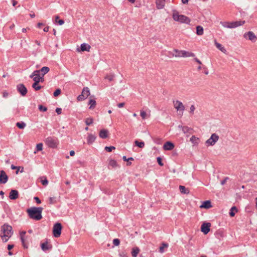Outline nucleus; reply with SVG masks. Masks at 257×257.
<instances>
[{
	"mask_svg": "<svg viewBox=\"0 0 257 257\" xmlns=\"http://www.w3.org/2000/svg\"><path fill=\"white\" fill-rule=\"evenodd\" d=\"M43 208L41 207H33L27 209V213L30 218L40 220L42 218V212Z\"/></svg>",
	"mask_w": 257,
	"mask_h": 257,
	"instance_id": "obj_1",
	"label": "nucleus"
},
{
	"mask_svg": "<svg viewBox=\"0 0 257 257\" xmlns=\"http://www.w3.org/2000/svg\"><path fill=\"white\" fill-rule=\"evenodd\" d=\"M1 232V236L3 241L5 242H7L13 234L12 227L7 223L2 226Z\"/></svg>",
	"mask_w": 257,
	"mask_h": 257,
	"instance_id": "obj_2",
	"label": "nucleus"
},
{
	"mask_svg": "<svg viewBox=\"0 0 257 257\" xmlns=\"http://www.w3.org/2000/svg\"><path fill=\"white\" fill-rule=\"evenodd\" d=\"M172 18L175 21L181 23L189 24L190 22V20L188 17L183 15H179L177 11H173Z\"/></svg>",
	"mask_w": 257,
	"mask_h": 257,
	"instance_id": "obj_3",
	"label": "nucleus"
},
{
	"mask_svg": "<svg viewBox=\"0 0 257 257\" xmlns=\"http://www.w3.org/2000/svg\"><path fill=\"white\" fill-rule=\"evenodd\" d=\"M245 24V21H237L235 22H224L221 23L222 26L224 28L233 29L243 25Z\"/></svg>",
	"mask_w": 257,
	"mask_h": 257,
	"instance_id": "obj_4",
	"label": "nucleus"
},
{
	"mask_svg": "<svg viewBox=\"0 0 257 257\" xmlns=\"http://www.w3.org/2000/svg\"><path fill=\"white\" fill-rule=\"evenodd\" d=\"M45 143L49 147L55 148L58 144V140L55 137H49L46 139Z\"/></svg>",
	"mask_w": 257,
	"mask_h": 257,
	"instance_id": "obj_5",
	"label": "nucleus"
},
{
	"mask_svg": "<svg viewBox=\"0 0 257 257\" xmlns=\"http://www.w3.org/2000/svg\"><path fill=\"white\" fill-rule=\"evenodd\" d=\"M62 229V224L59 222L56 223L53 228V235L55 237H59L61 234Z\"/></svg>",
	"mask_w": 257,
	"mask_h": 257,
	"instance_id": "obj_6",
	"label": "nucleus"
},
{
	"mask_svg": "<svg viewBox=\"0 0 257 257\" xmlns=\"http://www.w3.org/2000/svg\"><path fill=\"white\" fill-rule=\"evenodd\" d=\"M218 139L219 136L215 133L213 134L210 138L206 141L205 145L207 146H213L218 141Z\"/></svg>",
	"mask_w": 257,
	"mask_h": 257,
	"instance_id": "obj_7",
	"label": "nucleus"
},
{
	"mask_svg": "<svg viewBox=\"0 0 257 257\" xmlns=\"http://www.w3.org/2000/svg\"><path fill=\"white\" fill-rule=\"evenodd\" d=\"M89 95L90 91L88 87H84L83 89H82L81 94L77 97V99L78 101L84 100V99L87 98Z\"/></svg>",
	"mask_w": 257,
	"mask_h": 257,
	"instance_id": "obj_8",
	"label": "nucleus"
},
{
	"mask_svg": "<svg viewBox=\"0 0 257 257\" xmlns=\"http://www.w3.org/2000/svg\"><path fill=\"white\" fill-rule=\"evenodd\" d=\"M173 104L175 108L179 111H182L183 113L185 109V106L181 101L179 100L173 101Z\"/></svg>",
	"mask_w": 257,
	"mask_h": 257,
	"instance_id": "obj_9",
	"label": "nucleus"
},
{
	"mask_svg": "<svg viewBox=\"0 0 257 257\" xmlns=\"http://www.w3.org/2000/svg\"><path fill=\"white\" fill-rule=\"evenodd\" d=\"M17 89L22 96H25L28 92L27 88L23 84L17 85Z\"/></svg>",
	"mask_w": 257,
	"mask_h": 257,
	"instance_id": "obj_10",
	"label": "nucleus"
},
{
	"mask_svg": "<svg viewBox=\"0 0 257 257\" xmlns=\"http://www.w3.org/2000/svg\"><path fill=\"white\" fill-rule=\"evenodd\" d=\"M8 176L4 170L0 171V184H6L8 181Z\"/></svg>",
	"mask_w": 257,
	"mask_h": 257,
	"instance_id": "obj_11",
	"label": "nucleus"
},
{
	"mask_svg": "<svg viewBox=\"0 0 257 257\" xmlns=\"http://www.w3.org/2000/svg\"><path fill=\"white\" fill-rule=\"evenodd\" d=\"M210 226V223H203L201 226V231L203 232L204 234H206L209 232Z\"/></svg>",
	"mask_w": 257,
	"mask_h": 257,
	"instance_id": "obj_12",
	"label": "nucleus"
},
{
	"mask_svg": "<svg viewBox=\"0 0 257 257\" xmlns=\"http://www.w3.org/2000/svg\"><path fill=\"white\" fill-rule=\"evenodd\" d=\"M244 37L246 39H248V40L251 41H254L256 39L255 35L251 31L245 33L244 34Z\"/></svg>",
	"mask_w": 257,
	"mask_h": 257,
	"instance_id": "obj_13",
	"label": "nucleus"
},
{
	"mask_svg": "<svg viewBox=\"0 0 257 257\" xmlns=\"http://www.w3.org/2000/svg\"><path fill=\"white\" fill-rule=\"evenodd\" d=\"M183 50H179L178 49H174L173 51L169 52V53L170 55H171L172 56H174L175 57H182V53Z\"/></svg>",
	"mask_w": 257,
	"mask_h": 257,
	"instance_id": "obj_14",
	"label": "nucleus"
},
{
	"mask_svg": "<svg viewBox=\"0 0 257 257\" xmlns=\"http://www.w3.org/2000/svg\"><path fill=\"white\" fill-rule=\"evenodd\" d=\"M174 148V145L171 142H167L163 145V149L165 150H172Z\"/></svg>",
	"mask_w": 257,
	"mask_h": 257,
	"instance_id": "obj_15",
	"label": "nucleus"
},
{
	"mask_svg": "<svg viewBox=\"0 0 257 257\" xmlns=\"http://www.w3.org/2000/svg\"><path fill=\"white\" fill-rule=\"evenodd\" d=\"M19 197V192L16 190H12L10 193L9 198L12 200H16Z\"/></svg>",
	"mask_w": 257,
	"mask_h": 257,
	"instance_id": "obj_16",
	"label": "nucleus"
},
{
	"mask_svg": "<svg viewBox=\"0 0 257 257\" xmlns=\"http://www.w3.org/2000/svg\"><path fill=\"white\" fill-rule=\"evenodd\" d=\"M108 131L106 129H102L100 131L99 133V136L101 139H106L108 136Z\"/></svg>",
	"mask_w": 257,
	"mask_h": 257,
	"instance_id": "obj_17",
	"label": "nucleus"
},
{
	"mask_svg": "<svg viewBox=\"0 0 257 257\" xmlns=\"http://www.w3.org/2000/svg\"><path fill=\"white\" fill-rule=\"evenodd\" d=\"M41 246L42 249L44 251L50 250L52 247V245L50 244H49L47 241L42 243L41 245Z\"/></svg>",
	"mask_w": 257,
	"mask_h": 257,
	"instance_id": "obj_18",
	"label": "nucleus"
},
{
	"mask_svg": "<svg viewBox=\"0 0 257 257\" xmlns=\"http://www.w3.org/2000/svg\"><path fill=\"white\" fill-rule=\"evenodd\" d=\"M41 76V74L39 73V71L37 70L34 71L30 75V77L33 79L34 82L37 80V79H39Z\"/></svg>",
	"mask_w": 257,
	"mask_h": 257,
	"instance_id": "obj_19",
	"label": "nucleus"
},
{
	"mask_svg": "<svg viewBox=\"0 0 257 257\" xmlns=\"http://www.w3.org/2000/svg\"><path fill=\"white\" fill-rule=\"evenodd\" d=\"M25 234H26L25 231L21 232L20 233V237H21V241H22V244H23V246H24V247L28 248V244L26 242L25 239Z\"/></svg>",
	"mask_w": 257,
	"mask_h": 257,
	"instance_id": "obj_20",
	"label": "nucleus"
},
{
	"mask_svg": "<svg viewBox=\"0 0 257 257\" xmlns=\"http://www.w3.org/2000/svg\"><path fill=\"white\" fill-rule=\"evenodd\" d=\"M165 0H156V7L158 9H162L165 6Z\"/></svg>",
	"mask_w": 257,
	"mask_h": 257,
	"instance_id": "obj_21",
	"label": "nucleus"
},
{
	"mask_svg": "<svg viewBox=\"0 0 257 257\" xmlns=\"http://www.w3.org/2000/svg\"><path fill=\"white\" fill-rule=\"evenodd\" d=\"M96 136L94 135L89 134L87 138V143L88 145L92 144L96 140Z\"/></svg>",
	"mask_w": 257,
	"mask_h": 257,
	"instance_id": "obj_22",
	"label": "nucleus"
},
{
	"mask_svg": "<svg viewBox=\"0 0 257 257\" xmlns=\"http://www.w3.org/2000/svg\"><path fill=\"white\" fill-rule=\"evenodd\" d=\"M49 70L50 69L48 67L44 66L40 70H37V71H39V73L41 74L42 76H44L49 71Z\"/></svg>",
	"mask_w": 257,
	"mask_h": 257,
	"instance_id": "obj_23",
	"label": "nucleus"
},
{
	"mask_svg": "<svg viewBox=\"0 0 257 257\" xmlns=\"http://www.w3.org/2000/svg\"><path fill=\"white\" fill-rule=\"evenodd\" d=\"M212 207L210 201L206 200L203 202V204L200 206L201 208H204L206 209L210 208Z\"/></svg>",
	"mask_w": 257,
	"mask_h": 257,
	"instance_id": "obj_24",
	"label": "nucleus"
},
{
	"mask_svg": "<svg viewBox=\"0 0 257 257\" xmlns=\"http://www.w3.org/2000/svg\"><path fill=\"white\" fill-rule=\"evenodd\" d=\"M182 57H194L195 54L192 52L186 51L183 50L182 53Z\"/></svg>",
	"mask_w": 257,
	"mask_h": 257,
	"instance_id": "obj_25",
	"label": "nucleus"
},
{
	"mask_svg": "<svg viewBox=\"0 0 257 257\" xmlns=\"http://www.w3.org/2000/svg\"><path fill=\"white\" fill-rule=\"evenodd\" d=\"M11 168L12 170H17L16 172V174H18L19 173V172L20 171L21 173H22L24 172V168L21 167L20 166H16L14 165H12L11 166Z\"/></svg>",
	"mask_w": 257,
	"mask_h": 257,
	"instance_id": "obj_26",
	"label": "nucleus"
},
{
	"mask_svg": "<svg viewBox=\"0 0 257 257\" xmlns=\"http://www.w3.org/2000/svg\"><path fill=\"white\" fill-rule=\"evenodd\" d=\"M81 50L82 51H88L89 52L90 49V46L86 43H83L80 46Z\"/></svg>",
	"mask_w": 257,
	"mask_h": 257,
	"instance_id": "obj_27",
	"label": "nucleus"
},
{
	"mask_svg": "<svg viewBox=\"0 0 257 257\" xmlns=\"http://www.w3.org/2000/svg\"><path fill=\"white\" fill-rule=\"evenodd\" d=\"M215 45L222 52H223L224 53H226V50L225 49V48L224 47H223L221 44H220V43H217L216 41H215Z\"/></svg>",
	"mask_w": 257,
	"mask_h": 257,
	"instance_id": "obj_28",
	"label": "nucleus"
},
{
	"mask_svg": "<svg viewBox=\"0 0 257 257\" xmlns=\"http://www.w3.org/2000/svg\"><path fill=\"white\" fill-rule=\"evenodd\" d=\"M179 189L181 193L184 194H188L189 193V190L188 189L186 188L184 186L180 185Z\"/></svg>",
	"mask_w": 257,
	"mask_h": 257,
	"instance_id": "obj_29",
	"label": "nucleus"
},
{
	"mask_svg": "<svg viewBox=\"0 0 257 257\" xmlns=\"http://www.w3.org/2000/svg\"><path fill=\"white\" fill-rule=\"evenodd\" d=\"M237 212V209L235 206L232 207L229 211V214L231 217H233L236 212Z\"/></svg>",
	"mask_w": 257,
	"mask_h": 257,
	"instance_id": "obj_30",
	"label": "nucleus"
},
{
	"mask_svg": "<svg viewBox=\"0 0 257 257\" xmlns=\"http://www.w3.org/2000/svg\"><path fill=\"white\" fill-rule=\"evenodd\" d=\"M140 251V249L138 247H134L132 249V255L133 257H137L139 252Z\"/></svg>",
	"mask_w": 257,
	"mask_h": 257,
	"instance_id": "obj_31",
	"label": "nucleus"
},
{
	"mask_svg": "<svg viewBox=\"0 0 257 257\" xmlns=\"http://www.w3.org/2000/svg\"><path fill=\"white\" fill-rule=\"evenodd\" d=\"M196 34L199 36L202 35L203 34V28L200 26H197L196 27Z\"/></svg>",
	"mask_w": 257,
	"mask_h": 257,
	"instance_id": "obj_32",
	"label": "nucleus"
},
{
	"mask_svg": "<svg viewBox=\"0 0 257 257\" xmlns=\"http://www.w3.org/2000/svg\"><path fill=\"white\" fill-rule=\"evenodd\" d=\"M182 130L184 134L186 133H191V132L192 131V129L187 126H181Z\"/></svg>",
	"mask_w": 257,
	"mask_h": 257,
	"instance_id": "obj_33",
	"label": "nucleus"
},
{
	"mask_svg": "<svg viewBox=\"0 0 257 257\" xmlns=\"http://www.w3.org/2000/svg\"><path fill=\"white\" fill-rule=\"evenodd\" d=\"M26 124L23 121L16 123V126L20 129H23L25 127Z\"/></svg>",
	"mask_w": 257,
	"mask_h": 257,
	"instance_id": "obj_34",
	"label": "nucleus"
},
{
	"mask_svg": "<svg viewBox=\"0 0 257 257\" xmlns=\"http://www.w3.org/2000/svg\"><path fill=\"white\" fill-rule=\"evenodd\" d=\"M85 122L87 125H90L93 122V119L92 117H88L85 119Z\"/></svg>",
	"mask_w": 257,
	"mask_h": 257,
	"instance_id": "obj_35",
	"label": "nucleus"
},
{
	"mask_svg": "<svg viewBox=\"0 0 257 257\" xmlns=\"http://www.w3.org/2000/svg\"><path fill=\"white\" fill-rule=\"evenodd\" d=\"M109 165L111 166L112 168H115L117 166V162L115 160L111 159L109 162Z\"/></svg>",
	"mask_w": 257,
	"mask_h": 257,
	"instance_id": "obj_36",
	"label": "nucleus"
},
{
	"mask_svg": "<svg viewBox=\"0 0 257 257\" xmlns=\"http://www.w3.org/2000/svg\"><path fill=\"white\" fill-rule=\"evenodd\" d=\"M135 144L137 146L140 148H143L145 146V143L144 142H139L138 141L136 140L135 142Z\"/></svg>",
	"mask_w": 257,
	"mask_h": 257,
	"instance_id": "obj_37",
	"label": "nucleus"
},
{
	"mask_svg": "<svg viewBox=\"0 0 257 257\" xmlns=\"http://www.w3.org/2000/svg\"><path fill=\"white\" fill-rule=\"evenodd\" d=\"M168 246V244L167 243H162L161 246L159 248V251L161 253H163L164 252V247H167Z\"/></svg>",
	"mask_w": 257,
	"mask_h": 257,
	"instance_id": "obj_38",
	"label": "nucleus"
},
{
	"mask_svg": "<svg viewBox=\"0 0 257 257\" xmlns=\"http://www.w3.org/2000/svg\"><path fill=\"white\" fill-rule=\"evenodd\" d=\"M114 77L115 75L114 74H111L109 75L107 74L105 76L104 78L105 79L108 80L109 81H112L113 80Z\"/></svg>",
	"mask_w": 257,
	"mask_h": 257,
	"instance_id": "obj_39",
	"label": "nucleus"
},
{
	"mask_svg": "<svg viewBox=\"0 0 257 257\" xmlns=\"http://www.w3.org/2000/svg\"><path fill=\"white\" fill-rule=\"evenodd\" d=\"M89 104L90 105L89 109H93L96 105V101L94 99H90L89 101Z\"/></svg>",
	"mask_w": 257,
	"mask_h": 257,
	"instance_id": "obj_40",
	"label": "nucleus"
},
{
	"mask_svg": "<svg viewBox=\"0 0 257 257\" xmlns=\"http://www.w3.org/2000/svg\"><path fill=\"white\" fill-rule=\"evenodd\" d=\"M198 140L199 139L194 136H192V137L190 139V141L194 144H198Z\"/></svg>",
	"mask_w": 257,
	"mask_h": 257,
	"instance_id": "obj_41",
	"label": "nucleus"
},
{
	"mask_svg": "<svg viewBox=\"0 0 257 257\" xmlns=\"http://www.w3.org/2000/svg\"><path fill=\"white\" fill-rule=\"evenodd\" d=\"M39 83L35 82H34L32 85V87L35 90H39L41 89L42 86L38 85Z\"/></svg>",
	"mask_w": 257,
	"mask_h": 257,
	"instance_id": "obj_42",
	"label": "nucleus"
},
{
	"mask_svg": "<svg viewBox=\"0 0 257 257\" xmlns=\"http://www.w3.org/2000/svg\"><path fill=\"white\" fill-rule=\"evenodd\" d=\"M59 17L58 16L55 17V22L59 24V25H62L64 24V21L63 20H59Z\"/></svg>",
	"mask_w": 257,
	"mask_h": 257,
	"instance_id": "obj_43",
	"label": "nucleus"
},
{
	"mask_svg": "<svg viewBox=\"0 0 257 257\" xmlns=\"http://www.w3.org/2000/svg\"><path fill=\"white\" fill-rule=\"evenodd\" d=\"M38 108L39 110L42 112H45L47 110V108L42 105H39Z\"/></svg>",
	"mask_w": 257,
	"mask_h": 257,
	"instance_id": "obj_44",
	"label": "nucleus"
},
{
	"mask_svg": "<svg viewBox=\"0 0 257 257\" xmlns=\"http://www.w3.org/2000/svg\"><path fill=\"white\" fill-rule=\"evenodd\" d=\"M61 93V90L60 88L57 89L54 92L53 95L55 97L58 96Z\"/></svg>",
	"mask_w": 257,
	"mask_h": 257,
	"instance_id": "obj_45",
	"label": "nucleus"
},
{
	"mask_svg": "<svg viewBox=\"0 0 257 257\" xmlns=\"http://www.w3.org/2000/svg\"><path fill=\"white\" fill-rule=\"evenodd\" d=\"M115 148L113 146L105 147L104 150L108 152H111L113 150H114Z\"/></svg>",
	"mask_w": 257,
	"mask_h": 257,
	"instance_id": "obj_46",
	"label": "nucleus"
},
{
	"mask_svg": "<svg viewBox=\"0 0 257 257\" xmlns=\"http://www.w3.org/2000/svg\"><path fill=\"white\" fill-rule=\"evenodd\" d=\"M49 202L50 204H54L56 202V198L55 197H51L49 198Z\"/></svg>",
	"mask_w": 257,
	"mask_h": 257,
	"instance_id": "obj_47",
	"label": "nucleus"
},
{
	"mask_svg": "<svg viewBox=\"0 0 257 257\" xmlns=\"http://www.w3.org/2000/svg\"><path fill=\"white\" fill-rule=\"evenodd\" d=\"M113 244L115 246H118L120 244V240L118 238H115L113 240Z\"/></svg>",
	"mask_w": 257,
	"mask_h": 257,
	"instance_id": "obj_48",
	"label": "nucleus"
},
{
	"mask_svg": "<svg viewBox=\"0 0 257 257\" xmlns=\"http://www.w3.org/2000/svg\"><path fill=\"white\" fill-rule=\"evenodd\" d=\"M36 148H37V151H42L43 149V144L39 143V144H37V146H36Z\"/></svg>",
	"mask_w": 257,
	"mask_h": 257,
	"instance_id": "obj_49",
	"label": "nucleus"
},
{
	"mask_svg": "<svg viewBox=\"0 0 257 257\" xmlns=\"http://www.w3.org/2000/svg\"><path fill=\"white\" fill-rule=\"evenodd\" d=\"M157 161L158 164L160 166H163L164 165V164L162 163V159L161 157H157Z\"/></svg>",
	"mask_w": 257,
	"mask_h": 257,
	"instance_id": "obj_50",
	"label": "nucleus"
},
{
	"mask_svg": "<svg viewBox=\"0 0 257 257\" xmlns=\"http://www.w3.org/2000/svg\"><path fill=\"white\" fill-rule=\"evenodd\" d=\"M122 159L124 161L128 162L129 161H133L134 158L133 157H130L128 158H126V157L124 156L122 157Z\"/></svg>",
	"mask_w": 257,
	"mask_h": 257,
	"instance_id": "obj_51",
	"label": "nucleus"
},
{
	"mask_svg": "<svg viewBox=\"0 0 257 257\" xmlns=\"http://www.w3.org/2000/svg\"><path fill=\"white\" fill-rule=\"evenodd\" d=\"M41 182H42V184L44 186H46L48 184V181L46 177L45 178L44 180H42L41 181Z\"/></svg>",
	"mask_w": 257,
	"mask_h": 257,
	"instance_id": "obj_52",
	"label": "nucleus"
},
{
	"mask_svg": "<svg viewBox=\"0 0 257 257\" xmlns=\"http://www.w3.org/2000/svg\"><path fill=\"white\" fill-rule=\"evenodd\" d=\"M44 76H40L39 79H37V81H35V82H37L38 83L40 82H43L44 81V78H43Z\"/></svg>",
	"mask_w": 257,
	"mask_h": 257,
	"instance_id": "obj_53",
	"label": "nucleus"
},
{
	"mask_svg": "<svg viewBox=\"0 0 257 257\" xmlns=\"http://www.w3.org/2000/svg\"><path fill=\"white\" fill-rule=\"evenodd\" d=\"M141 116L143 119H145L146 117L147 113L145 111H141Z\"/></svg>",
	"mask_w": 257,
	"mask_h": 257,
	"instance_id": "obj_54",
	"label": "nucleus"
},
{
	"mask_svg": "<svg viewBox=\"0 0 257 257\" xmlns=\"http://www.w3.org/2000/svg\"><path fill=\"white\" fill-rule=\"evenodd\" d=\"M190 112L191 113L193 114V112H194V110L195 109V107L194 105H192L190 106Z\"/></svg>",
	"mask_w": 257,
	"mask_h": 257,
	"instance_id": "obj_55",
	"label": "nucleus"
},
{
	"mask_svg": "<svg viewBox=\"0 0 257 257\" xmlns=\"http://www.w3.org/2000/svg\"><path fill=\"white\" fill-rule=\"evenodd\" d=\"M56 112L58 114H60L62 113V109L61 108H56Z\"/></svg>",
	"mask_w": 257,
	"mask_h": 257,
	"instance_id": "obj_56",
	"label": "nucleus"
},
{
	"mask_svg": "<svg viewBox=\"0 0 257 257\" xmlns=\"http://www.w3.org/2000/svg\"><path fill=\"white\" fill-rule=\"evenodd\" d=\"M34 199L35 200V201L38 204H40L41 203V201L39 197H35Z\"/></svg>",
	"mask_w": 257,
	"mask_h": 257,
	"instance_id": "obj_57",
	"label": "nucleus"
},
{
	"mask_svg": "<svg viewBox=\"0 0 257 257\" xmlns=\"http://www.w3.org/2000/svg\"><path fill=\"white\" fill-rule=\"evenodd\" d=\"M228 179V177H226L224 179L222 180L221 181V184L222 185H223L224 184H225V183H226L227 180Z\"/></svg>",
	"mask_w": 257,
	"mask_h": 257,
	"instance_id": "obj_58",
	"label": "nucleus"
},
{
	"mask_svg": "<svg viewBox=\"0 0 257 257\" xmlns=\"http://www.w3.org/2000/svg\"><path fill=\"white\" fill-rule=\"evenodd\" d=\"M125 103L124 102H121V103H119L117 104V106L119 107V108H121V107H122L124 106Z\"/></svg>",
	"mask_w": 257,
	"mask_h": 257,
	"instance_id": "obj_59",
	"label": "nucleus"
},
{
	"mask_svg": "<svg viewBox=\"0 0 257 257\" xmlns=\"http://www.w3.org/2000/svg\"><path fill=\"white\" fill-rule=\"evenodd\" d=\"M13 247H14L13 244H9L8 245V249L9 250H11Z\"/></svg>",
	"mask_w": 257,
	"mask_h": 257,
	"instance_id": "obj_60",
	"label": "nucleus"
},
{
	"mask_svg": "<svg viewBox=\"0 0 257 257\" xmlns=\"http://www.w3.org/2000/svg\"><path fill=\"white\" fill-rule=\"evenodd\" d=\"M194 60L195 61V62H196L199 64L201 65L202 64L201 62L198 58H194Z\"/></svg>",
	"mask_w": 257,
	"mask_h": 257,
	"instance_id": "obj_61",
	"label": "nucleus"
},
{
	"mask_svg": "<svg viewBox=\"0 0 257 257\" xmlns=\"http://www.w3.org/2000/svg\"><path fill=\"white\" fill-rule=\"evenodd\" d=\"M49 27L48 26L47 27H46L44 28L43 29V31L45 32H47L49 31Z\"/></svg>",
	"mask_w": 257,
	"mask_h": 257,
	"instance_id": "obj_62",
	"label": "nucleus"
},
{
	"mask_svg": "<svg viewBox=\"0 0 257 257\" xmlns=\"http://www.w3.org/2000/svg\"><path fill=\"white\" fill-rule=\"evenodd\" d=\"M43 25H44V24H43L42 23H38L37 24V27L39 28H41V27Z\"/></svg>",
	"mask_w": 257,
	"mask_h": 257,
	"instance_id": "obj_63",
	"label": "nucleus"
},
{
	"mask_svg": "<svg viewBox=\"0 0 257 257\" xmlns=\"http://www.w3.org/2000/svg\"><path fill=\"white\" fill-rule=\"evenodd\" d=\"M18 4V2L15 0H12V4L13 6H15Z\"/></svg>",
	"mask_w": 257,
	"mask_h": 257,
	"instance_id": "obj_64",
	"label": "nucleus"
}]
</instances>
